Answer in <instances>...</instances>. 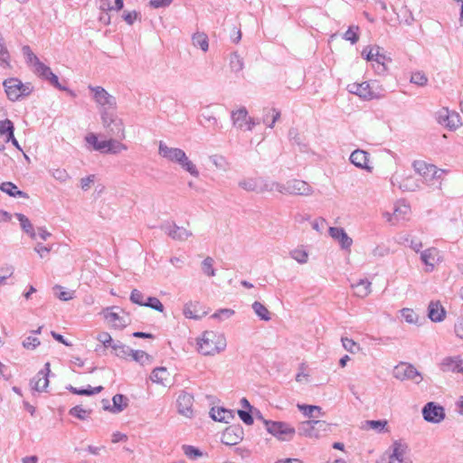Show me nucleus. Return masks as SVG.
Segmentation results:
<instances>
[{
	"label": "nucleus",
	"instance_id": "obj_1",
	"mask_svg": "<svg viewBox=\"0 0 463 463\" xmlns=\"http://www.w3.org/2000/svg\"><path fill=\"white\" fill-rule=\"evenodd\" d=\"M226 347V339L223 334L208 330L197 338V350L203 355H214Z\"/></svg>",
	"mask_w": 463,
	"mask_h": 463
},
{
	"label": "nucleus",
	"instance_id": "obj_2",
	"mask_svg": "<svg viewBox=\"0 0 463 463\" xmlns=\"http://www.w3.org/2000/svg\"><path fill=\"white\" fill-rule=\"evenodd\" d=\"M159 154L169 161L179 163L192 175H198V171L195 165L188 159L182 149L168 147L166 145L160 143Z\"/></svg>",
	"mask_w": 463,
	"mask_h": 463
},
{
	"label": "nucleus",
	"instance_id": "obj_3",
	"mask_svg": "<svg viewBox=\"0 0 463 463\" xmlns=\"http://www.w3.org/2000/svg\"><path fill=\"white\" fill-rule=\"evenodd\" d=\"M4 87L8 99L15 101L30 95L33 90L30 83H23L16 78H10L4 81Z\"/></svg>",
	"mask_w": 463,
	"mask_h": 463
},
{
	"label": "nucleus",
	"instance_id": "obj_4",
	"mask_svg": "<svg viewBox=\"0 0 463 463\" xmlns=\"http://www.w3.org/2000/svg\"><path fill=\"white\" fill-rule=\"evenodd\" d=\"M101 314L105 322L116 329H122L130 323L128 314L118 307H107Z\"/></svg>",
	"mask_w": 463,
	"mask_h": 463
},
{
	"label": "nucleus",
	"instance_id": "obj_5",
	"mask_svg": "<svg viewBox=\"0 0 463 463\" xmlns=\"http://www.w3.org/2000/svg\"><path fill=\"white\" fill-rule=\"evenodd\" d=\"M263 423L267 431L279 440H289L295 436V428L287 422L264 420Z\"/></svg>",
	"mask_w": 463,
	"mask_h": 463
},
{
	"label": "nucleus",
	"instance_id": "obj_6",
	"mask_svg": "<svg viewBox=\"0 0 463 463\" xmlns=\"http://www.w3.org/2000/svg\"><path fill=\"white\" fill-rule=\"evenodd\" d=\"M272 186L274 191L281 194L309 195L312 193V188L307 182L298 179L288 181L286 184L272 182Z\"/></svg>",
	"mask_w": 463,
	"mask_h": 463
},
{
	"label": "nucleus",
	"instance_id": "obj_7",
	"mask_svg": "<svg viewBox=\"0 0 463 463\" xmlns=\"http://www.w3.org/2000/svg\"><path fill=\"white\" fill-rule=\"evenodd\" d=\"M413 168L427 183H433L441 178L444 170L436 165L427 163L424 160H416L413 163Z\"/></svg>",
	"mask_w": 463,
	"mask_h": 463
},
{
	"label": "nucleus",
	"instance_id": "obj_8",
	"mask_svg": "<svg viewBox=\"0 0 463 463\" xmlns=\"http://www.w3.org/2000/svg\"><path fill=\"white\" fill-rule=\"evenodd\" d=\"M103 126L110 136H117L119 138H125V129L120 119L114 117L112 113L104 112L102 115Z\"/></svg>",
	"mask_w": 463,
	"mask_h": 463
},
{
	"label": "nucleus",
	"instance_id": "obj_9",
	"mask_svg": "<svg viewBox=\"0 0 463 463\" xmlns=\"http://www.w3.org/2000/svg\"><path fill=\"white\" fill-rule=\"evenodd\" d=\"M330 430V424L325 420H307L303 423L304 434L309 438H319Z\"/></svg>",
	"mask_w": 463,
	"mask_h": 463
},
{
	"label": "nucleus",
	"instance_id": "obj_10",
	"mask_svg": "<svg viewBox=\"0 0 463 463\" xmlns=\"http://www.w3.org/2000/svg\"><path fill=\"white\" fill-rule=\"evenodd\" d=\"M178 413L185 418L194 416V397L186 392L180 394L176 401Z\"/></svg>",
	"mask_w": 463,
	"mask_h": 463
},
{
	"label": "nucleus",
	"instance_id": "obj_11",
	"mask_svg": "<svg viewBox=\"0 0 463 463\" xmlns=\"http://www.w3.org/2000/svg\"><path fill=\"white\" fill-rule=\"evenodd\" d=\"M394 376L400 380H414L420 381L421 379L417 370L411 364L406 363H401L395 366L393 370Z\"/></svg>",
	"mask_w": 463,
	"mask_h": 463
},
{
	"label": "nucleus",
	"instance_id": "obj_12",
	"mask_svg": "<svg viewBox=\"0 0 463 463\" xmlns=\"http://www.w3.org/2000/svg\"><path fill=\"white\" fill-rule=\"evenodd\" d=\"M33 71L43 80H48L51 84L58 89H63L58 80V77L51 71V69L45 66L43 62L37 61L33 63Z\"/></svg>",
	"mask_w": 463,
	"mask_h": 463
},
{
	"label": "nucleus",
	"instance_id": "obj_13",
	"mask_svg": "<svg viewBox=\"0 0 463 463\" xmlns=\"http://www.w3.org/2000/svg\"><path fill=\"white\" fill-rule=\"evenodd\" d=\"M233 124L241 129L251 130L254 122L248 116V112L244 108L239 109L232 113Z\"/></svg>",
	"mask_w": 463,
	"mask_h": 463
},
{
	"label": "nucleus",
	"instance_id": "obj_14",
	"mask_svg": "<svg viewBox=\"0 0 463 463\" xmlns=\"http://www.w3.org/2000/svg\"><path fill=\"white\" fill-rule=\"evenodd\" d=\"M422 414L427 421L439 422L444 419L445 413L444 409L441 406H438L433 402L427 403L423 410Z\"/></svg>",
	"mask_w": 463,
	"mask_h": 463
},
{
	"label": "nucleus",
	"instance_id": "obj_15",
	"mask_svg": "<svg viewBox=\"0 0 463 463\" xmlns=\"http://www.w3.org/2000/svg\"><path fill=\"white\" fill-rule=\"evenodd\" d=\"M351 162L357 167L365 169L368 172L373 170V165H371L370 156L367 152L364 150H355L350 156Z\"/></svg>",
	"mask_w": 463,
	"mask_h": 463
},
{
	"label": "nucleus",
	"instance_id": "obj_16",
	"mask_svg": "<svg viewBox=\"0 0 463 463\" xmlns=\"http://www.w3.org/2000/svg\"><path fill=\"white\" fill-rule=\"evenodd\" d=\"M14 127L11 120L5 119L0 121V136L4 138V141L5 143L11 141L16 148L21 149L18 141L14 137Z\"/></svg>",
	"mask_w": 463,
	"mask_h": 463
},
{
	"label": "nucleus",
	"instance_id": "obj_17",
	"mask_svg": "<svg viewBox=\"0 0 463 463\" xmlns=\"http://www.w3.org/2000/svg\"><path fill=\"white\" fill-rule=\"evenodd\" d=\"M239 185L246 190V191H249V192H265V191H269V192H273L274 191V188L272 186V183L269 184H265L264 187H262L258 180L256 178H253V177H249V178H246L242 181H241L239 183Z\"/></svg>",
	"mask_w": 463,
	"mask_h": 463
},
{
	"label": "nucleus",
	"instance_id": "obj_18",
	"mask_svg": "<svg viewBox=\"0 0 463 463\" xmlns=\"http://www.w3.org/2000/svg\"><path fill=\"white\" fill-rule=\"evenodd\" d=\"M207 314V311L199 302H189L184 307V315L186 318L200 319Z\"/></svg>",
	"mask_w": 463,
	"mask_h": 463
},
{
	"label": "nucleus",
	"instance_id": "obj_19",
	"mask_svg": "<svg viewBox=\"0 0 463 463\" xmlns=\"http://www.w3.org/2000/svg\"><path fill=\"white\" fill-rule=\"evenodd\" d=\"M329 234L341 244L342 248L348 250L351 248L353 240L347 235L344 229L331 227L329 229Z\"/></svg>",
	"mask_w": 463,
	"mask_h": 463
},
{
	"label": "nucleus",
	"instance_id": "obj_20",
	"mask_svg": "<svg viewBox=\"0 0 463 463\" xmlns=\"http://www.w3.org/2000/svg\"><path fill=\"white\" fill-rule=\"evenodd\" d=\"M94 94V99L100 106H112L115 104L114 98L109 95L102 87H90Z\"/></svg>",
	"mask_w": 463,
	"mask_h": 463
},
{
	"label": "nucleus",
	"instance_id": "obj_21",
	"mask_svg": "<svg viewBox=\"0 0 463 463\" xmlns=\"http://www.w3.org/2000/svg\"><path fill=\"white\" fill-rule=\"evenodd\" d=\"M50 373V364H45V370L40 371L33 378V388L38 392L43 391L49 384L48 373Z\"/></svg>",
	"mask_w": 463,
	"mask_h": 463
},
{
	"label": "nucleus",
	"instance_id": "obj_22",
	"mask_svg": "<svg viewBox=\"0 0 463 463\" xmlns=\"http://www.w3.org/2000/svg\"><path fill=\"white\" fill-rule=\"evenodd\" d=\"M347 88L351 93H354L363 99H370L373 98V92H372L370 86L367 82L350 83V84H348Z\"/></svg>",
	"mask_w": 463,
	"mask_h": 463
},
{
	"label": "nucleus",
	"instance_id": "obj_23",
	"mask_svg": "<svg viewBox=\"0 0 463 463\" xmlns=\"http://www.w3.org/2000/svg\"><path fill=\"white\" fill-rule=\"evenodd\" d=\"M446 312L438 301H431L429 305L428 316L433 322H440L444 319Z\"/></svg>",
	"mask_w": 463,
	"mask_h": 463
},
{
	"label": "nucleus",
	"instance_id": "obj_24",
	"mask_svg": "<svg viewBox=\"0 0 463 463\" xmlns=\"http://www.w3.org/2000/svg\"><path fill=\"white\" fill-rule=\"evenodd\" d=\"M241 439V430L229 427L222 433V440L226 445H235Z\"/></svg>",
	"mask_w": 463,
	"mask_h": 463
},
{
	"label": "nucleus",
	"instance_id": "obj_25",
	"mask_svg": "<svg viewBox=\"0 0 463 463\" xmlns=\"http://www.w3.org/2000/svg\"><path fill=\"white\" fill-rule=\"evenodd\" d=\"M361 429L364 430H373L379 433L390 431L388 428V420H365L362 422Z\"/></svg>",
	"mask_w": 463,
	"mask_h": 463
},
{
	"label": "nucleus",
	"instance_id": "obj_26",
	"mask_svg": "<svg viewBox=\"0 0 463 463\" xmlns=\"http://www.w3.org/2000/svg\"><path fill=\"white\" fill-rule=\"evenodd\" d=\"M441 369L444 372H463V360L459 357L446 358L441 364Z\"/></svg>",
	"mask_w": 463,
	"mask_h": 463
},
{
	"label": "nucleus",
	"instance_id": "obj_27",
	"mask_svg": "<svg viewBox=\"0 0 463 463\" xmlns=\"http://www.w3.org/2000/svg\"><path fill=\"white\" fill-rule=\"evenodd\" d=\"M354 294L359 298L367 297L372 291V283L368 279H360L351 285Z\"/></svg>",
	"mask_w": 463,
	"mask_h": 463
},
{
	"label": "nucleus",
	"instance_id": "obj_28",
	"mask_svg": "<svg viewBox=\"0 0 463 463\" xmlns=\"http://www.w3.org/2000/svg\"><path fill=\"white\" fill-rule=\"evenodd\" d=\"M439 121L440 124L449 128H456L459 125L458 115L455 112L445 110L439 115Z\"/></svg>",
	"mask_w": 463,
	"mask_h": 463
},
{
	"label": "nucleus",
	"instance_id": "obj_29",
	"mask_svg": "<svg viewBox=\"0 0 463 463\" xmlns=\"http://www.w3.org/2000/svg\"><path fill=\"white\" fill-rule=\"evenodd\" d=\"M421 260L432 269L440 260L439 252L435 248L427 249L421 253Z\"/></svg>",
	"mask_w": 463,
	"mask_h": 463
},
{
	"label": "nucleus",
	"instance_id": "obj_30",
	"mask_svg": "<svg viewBox=\"0 0 463 463\" xmlns=\"http://www.w3.org/2000/svg\"><path fill=\"white\" fill-rule=\"evenodd\" d=\"M362 55L368 59L387 58V52L379 45H370L363 50Z\"/></svg>",
	"mask_w": 463,
	"mask_h": 463
},
{
	"label": "nucleus",
	"instance_id": "obj_31",
	"mask_svg": "<svg viewBox=\"0 0 463 463\" xmlns=\"http://www.w3.org/2000/svg\"><path fill=\"white\" fill-rule=\"evenodd\" d=\"M194 46L199 47L204 52L208 51L209 40L206 33L203 32L194 33L192 36Z\"/></svg>",
	"mask_w": 463,
	"mask_h": 463
},
{
	"label": "nucleus",
	"instance_id": "obj_32",
	"mask_svg": "<svg viewBox=\"0 0 463 463\" xmlns=\"http://www.w3.org/2000/svg\"><path fill=\"white\" fill-rule=\"evenodd\" d=\"M92 410L83 405H77L69 411V414L80 420H88L91 415Z\"/></svg>",
	"mask_w": 463,
	"mask_h": 463
},
{
	"label": "nucleus",
	"instance_id": "obj_33",
	"mask_svg": "<svg viewBox=\"0 0 463 463\" xmlns=\"http://www.w3.org/2000/svg\"><path fill=\"white\" fill-rule=\"evenodd\" d=\"M85 140L88 144L92 146L94 150L106 153L108 146L107 140L99 141L94 133L88 134L85 137Z\"/></svg>",
	"mask_w": 463,
	"mask_h": 463
},
{
	"label": "nucleus",
	"instance_id": "obj_34",
	"mask_svg": "<svg viewBox=\"0 0 463 463\" xmlns=\"http://www.w3.org/2000/svg\"><path fill=\"white\" fill-rule=\"evenodd\" d=\"M405 449L401 444L394 443L392 453L389 456V463H406L404 460Z\"/></svg>",
	"mask_w": 463,
	"mask_h": 463
},
{
	"label": "nucleus",
	"instance_id": "obj_35",
	"mask_svg": "<svg viewBox=\"0 0 463 463\" xmlns=\"http://www.w3.org/2000/svg\"><path fill=\"white\" fill-rule=\"evenodd\" d=\"M169 378V373L167 372L166 368L165 367H159L156 368L151 374V380L154 383L165 384V382H167Z\"/></svg>",
	"mask_w": 463,
	"mask_h": 463
},
{
	"label": "nucleus",
	"instance_id": "obj_36",
	"mask_svg": "<svg viewBox=\"0 0 463 463\" xmlns=\"http://www.w3.org/2000/svg\"><path fill=\"white\" fill-rule=\"evenodd\" d=\"M211 417L216 421L227 422L232 418V414L229 411L223 408H213L211 410Z\"/></svg>",
	"mask_w": 463,
	"mask_h": 463
},
{
	"label": "nucleus",
	"instance_id": "obj_37",
	"mask_svg": "<svg viewBox=\"0 0 463 463\" xmlns=\"http://www.w3.org/2000/svg\"><path fill=\"white\" fill-rule=\"evenodd\" d=\"M255 314L262 320L269 321L271 319L269 310L260 302L255 301L252 304Z\"/></svg>",
	"mask_w": 463,
	"mask_h": 463
},
{
	"label": "nucleus",
	"instance_id": "obj_38",
	"mask_svg": "<svg viewBox=\"0 0 463 463\" xmlns=\"http://www.w3.org/2000/svg\"><path fill=\"white\" fill-rule=\"evenodd\" d=\"M130 358L142 365L150 364L152 362V357L146 352L140 350L132 351Z\"/></svg>",
	"mask_w": 463,
	"mask_h": 463
},
{
	"label": "nucleus",
	"instance_id": "obj_39",
	"mask_svg": "<svg viewBox=\"0 0 463 463\" xmlns=\"http://www.w3.org/2000/svg\"><path fill=\"white\" fill-rule=\"evenodd\" d=\"M111 348L114 350L115 354L122 359L130 358V354L133 351L121 343H115L114 345H111Z\"/></svg>",
	"mask_w": 463,
	"mask_h": 463
},
{
	"label": "nucleus",
	"instance_id": "obj_40",
	"mask_svg": "<svg viewBox=\"0 0 463 463\" xmlns=\"http://www.w3.org/2000/svg\"><path fill=\"white\" fill-rule=\"evenodd\" d=\"M16 217H17L18 221L20 222V224H21L23 230L26 233H28L32 238H35V232L33 231V225H32L31 222L29 221V219L22 213H17Z\"/></svg>",
	"mask_w": 463,
	"mask_h": 463
},
{
	"label": "nucleus",
	"instance_id": "obj_41",
	"mask_svg": "<svg viewBox=\"0 0 463 463\" xmlns=\"http://www.w3.org/2000/svg\"><path fill=\"white\" fill-rule=\"evenodd\" d=\"M343 39L349 41L352 44L356 43L359 40V27L355 25L350 26L343 34Z\"/></svg>",
	"mask_w": 463,
	"mask_h": 463
},
{
	"label": "nucleus",
	"instance_id": "obj_42",
	"mask_svg": "<svg viewBox=\"0 0 463 463\" xmlns=\"http://www.w3.org/2000/svg\"><path fill=\"white\" fill-rule=\"evenodd\" d=\"M107 144H108V146H107L106 154L107 153L117 154V153H119V152L127 149V146L124 144H122L121 142L117 141L115 139H112V138L108 139Z\"/></svg>",
	"mask_w": 463,
	"mask_h": 463
},
{
	"label": "nucleus",
	"instance_id": "obj_43",
	"mask_svg": "<svg viewBox=\"0 0 463 463\" xmlns=\"http://www.w3.org/2000/svg\"><path fill=\"white\" fill-rule=\"evenodd\" d=\"M341 342L344 348L352 354L358 353L362 350L360 345L351 338L342 337Z\"/></svg>",
	"mask_w": 463,
	"mask_h": 463
},
{
	"label": "nucleus",
	"instance_id": "obj_44",
	"mask_svg": "<svg viewBox=\"0 0 463 463\" xmlns=\"http://www.w3.org/2000/svg\"><path fill=\"white\" fill-rule=\"evenodd\" d=\"M0 189L11 196H22L24 194L18 190L17 186L11 182H5L0 185Z\"/></svg>",
	"mask_w": 463,
	"mask_h": 463
},
{
	"label": "nucleus",
	"instance_id": "obj_45",
	"mask_svg": "<svg viewBox=\"0 0 463 463\" xmlns=\"http://www.w3.org/2000/svg\"><path fill=\"white\" fill-rule=\"evenodd\" d=\"M298 408L300 411L303 412V414L306 417H308V418L315 417L316 416L315 413H317V414L321 413V408L319 406L298 404Z\"/></svg>",
	"mask_w": 463,
	"mask_h": 463
},
{
	"label": "nucleus",
	"instance_id": "obj_46",
	"mask_svg": "<svg viewBox=\"0 0 463 463\" xmlns=\"http://www.w3.org/2000/svg\"><path fill=\"white\" fill-rule=\"evenodd\" d=\"M279 111L275 109H270L266 111L263 120L269 128H273L275 122L279 118Z\"/></svg>",
	"mask_w": 463,
	"mask_h": 463
},
{
	"label": "nucleus",
	"instance_id": "obj_47",
	"mask_svg": "<svg viewBox=\"0 0 463 463\" xmlns=\"http://www.w3.org/2000/svg\"><path fill=\"white\" fill-rule=\"evenodd\" d=\"M112 401H113V409H112L113 412L121 411L128 405L127 399L122 394H116L113 397Z\"/></svg>",
	"mask_w": 463,
	"mask_h": 463
},
{
	"label": "nucleus",
	"instance_id": "obj_48",
	"mask_svg": "<svg viewBox=\"0 0 463 463\" xmlns=\"http://www.w3.org/2000/svg\"><path fill=\"white\" fill-rule=\"evenodd\" d=\"M22 345L27 350H34L41 345V341L35 335H29L24 338Z\"/></svg>",
	"mask_w": 463,
	"mask_h": 463
},
{
	"label": "nucleus",
	"instance_id": "obj_49",
	"mask_svg": "<svg viewBox=\"0 0 463 463\" xmlns=\"http://www.w3.org/2000/svg\"><path fill=\"white\" fill-rule=\"evenodd\" d=\"M213 259L211 257H207L203 260L202 262V269L204 274H206L209 277H213L215 275V271L213 269Z\"/></svg>",
	"mask_w": 463,
	"mask_h": 463
},
{
	"label": "nucleus",
	"instance_id": "obj_50",
	"mask_svg": "<svg viewBox=\"0 0 463 463\" xmlns=\"http://www.w3.org/2000/svg\"><path fill=\"white\" fill-rule=\"evenodd\" d=\"M70 390L71 392L79 395H91L95 393H99L103 390L102 386H98L95 388H88V389H78L76 387H71Z\"/></svg>",
	"mask_w": 463,
	"mask_h": 463
},
{
	"label": "nucleus",
	"instance_id": "obj_51",
	"mask_svg": "<svg viewBox=\"0 0 463 463\" xmlns=\"http://www.w3.org/2000/svg\"><path fill=\"white\" fill-rule=\"evenodd\" d=\"M144 307H148L155 309L156 311H159V312L164 311V305L161 303V301L157 298H155V297H148L146 300Z\"/></svg>",
	"mask_w": 463,
	"mask_h": 463
},
{
	"label": "nucleus",
	"instance_id": "obj_52",
	"mask_svg": "<svg viewBox=\"0 0 463 463\" xmlns=\"http://www.w3.org/2000/svg\"><path fill=\"white\" fill-rule=\"evenodd\" d=\"M402 317L407 323L414 324L418 321V316L413 309L411 308H403L402 310Z\"/></svg>",
	"mask_w": 463,
	"mask_h": 463
},
{
	"label": "nucleus",
	"instance_id": "obj_53",
	"mask_svg": "<svg viewBox=\"0 0 463 463\" xmlns=\"http://www.w3.org/2000/svg\"><path fill=\"white\" fill-rule=\"evenodd\" d=\"M291 256L299 263H306L307 261L308 255L307 251L302 248H298L291 252Z\"/></svg>",
	"mask_w": 463,
	"mask_h": 463
},
{
	"label": "nucleus",
	"instance_id": "obj_54",
	"mask_svg": "<svg viewBox=\"0 0 463 463\" xmlns=\"http://www.w3.org/2000/svg\"><path fill=\"white\" fill-rule=\"evenodd\" d=\"M97 340L100 342L104 347H111L114 345L111 335L108 332H100L97 335Z\"/></svg>",
	"mask_w": 463,
	"mask_h": 463
},
{
	"label": "nucleus",
	"instance_id": "obj_55",
	"mask_svg": "<svg viewBox=\"0 0 463 463\" xmlns=\"http://www.w3.org/2000/svg\"><path fill=\"white\" fill-rule=\"evenodd\" d=\"M130 300L139 306H145L146 298L144 294L138 289H133L130 294Z\"/></svg>",
	"mask_w": 463,
	"mask_h": 463
},
{
	"label": "nucleus",
	"instance_id": "obj_56",
	"mask_svg": "<svg viewBox=\"0 0 463 463\" xmlns=\"http://www.w3.org/2000/svg\"><path fill=\"white\" fill-rule=\"evenodd\" d=\"M55 289L57 290V292H56L57 297L61 300L68 301V300H71V299L73 298V292L72 291H68V290L64 289L61 286L55 287Z\"/></svg>",
	"mask_w": 463,
	"mask_h": 463
},
{
	"label": "nucleus",
	"instance_id": "obj_57",
	"mask_svg": "<svg viewBox=\"0 0 463 463\" xmlns=\"http://www.w3.org/2000/svg\"><path fill=\"white\" fill-rule=\"evenodd\" d=\"M411 81L419 86H424L427 83L428 79L424 73L417 71L411 75Z\"/></svg>",
	"mask_w": 463,
	"mask_h": 463
},
{
	"label": "nucleus",
	"instance_id": "obj_58",
	"mask_svg": "<svg viewBox=\"0 0 463 463\" xmlns=\"http://www.w3.org/2000/svg\"><path fill=\"white\" fill-rule=\"evenodd\" d=\"M183 449L184 454L192 459H194L202 456V452L193 446H184Z\"/></svg>",
	"mask_w": 463,
	"mask_h": 463
},
{
	"label": "nucleus",
	"instance_id": "obj_59",
	"mask_svg": "<svg viewBox=\"0 0 463 463\" xmlns=\"http://www.w3.org/2000/svg\"><path fill=\"white\" fill-rule=\"evenodd\" d=\"M173 0H150L149 6L155 9L168 7Z\"/></svg>",
	"mask_w": 463,
	"mask_h": 463
},
{
	"label": "nucleus",
	"instance_id": "obj_60",
	"mask_svg": "<svg viewBox=\"0 0 463 463\" xmlns=\"http://www.w3.org/2000/svg\"><path fill=\"white\" fill-rule=\"evenodd\" d=\"M138 16L139 14L136 11L126 12L123 14V19L128 24L132 25Z\"/></svg>",
	"mask_w": 463,
	"mask_h": 463
},
{
	"label": "nucleus",
	"instance_id": "obj_61",
	"mask_svg": "<svg viewBox=\"0 0 463 463\" xmlns=\"http://www.w3.org/2000/svg\"><path fill=\"white\" fill-rule=\"evenodd\" d=\"M238 414L241 420L247 425H251L253 423V418L249 411L239 410Z\"/></svg>",
	"mask_w": 463,
	"mask_h": 463
},
{
	"label": "nucleus",
	"instance_id": "obj_62",
	"mask_svg": "<svg viewBox=\"0 0 463 463\" xmlns=\"http://www.w3.org/2000/svg\"><path fill=\"white\" fill-rule=\"evenodd\" d=\"M113 5L112 0H99V8L102 11H111L113 10Z\"/></svg>",
	"mask_w": 463,
	"mask_h": 463
},
{
	"label": "nucleus",
	"instance_id": "obj_63",
	"mask_svg": "<svg viewBox=\"0 0 463 463\" xmlns=\"http://www.w3.org/2000/svg\"><path fill=\"white\" fill-rule=\"evenodd\" d=\"M35 250L40 255L41 258H43L51 251V248L43 246L42 244H38L35 247Z\"/></svg>",
	"mask_w": 463,
	"mask_h": 463
},
{
	"label": "nucleus",
	"instance_id": "obj_64",
	"mask_svg": "<svg viewBox=\"0 0 463 463\" xmlns=\"http://www.w3.org/2000/svg\"><path fill=\"white\" fill-rule=\"evenodd\" d=\"M95 180V175H90L86 178L81 179V188L83 190H87L90 187V184H93Z\"/></svg>",
	"mask_w": 463,
	"mask_h": 463
}]
</instances>
